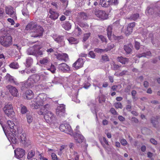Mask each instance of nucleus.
Returning <instances> with one entry per match:
<instances>
[{
	"instance_id": "58",
	"label": "nucleus",
	"mask_w": 160,
	"mask_h": 160,
	"mask_svg": "<svg viewBox=\"0 0 160 160\" xmlns=\"http://www.w3.org/2000/svg\"><path fill=\"white\" fill-rule=\"evenodd\" d=\"M42 106V108L40 109L39 111L38 112V114L40 115H44V110L45 109V107H44Z\"/></svg>"
},
{
	"instance_id": "43",
	"label": "nucleus",
	"mask_w": 160,
	"mask_h": 160,
	"mask_svg": "<svg viewBox=\"0 0 160 160\" xmlns=\"http://www.w3.org/2000/svg\"><path fill=\"white\" fill-rule=\"evenodd\" d=\"M21 112L22 114H24L27 112L28 110L27 107L23 104L20 105Z\"/></svg>"
},
{
	"instance_id": "21",
	"label": "nucleus",
	"mask_w": 160,
	"mask_h": 160,
	"mask_svg": "<svg viewBox=\"0 0 160 160\" xmlns=\"http://www.w3.org/2000/svg\"><path fill=\"white\" fill-rule=\"evenodd\" d=\"M58 68L63 72H67L70 70V67L64 62L58 65Z\"/></svg>"
},
{
	"instance_id": "62",
	"label": "nucleus",
	"mask_w": 160,
	"mask_h": 160,
	"mask_svg": "<svg viewBox=\"0 0 160 160\" xmlns=\"http://www.w3.org/2000/svg\"><path fill=\"white\" fill-rule=\"evenodd\" d=\"M153 9L152 8H150L147 10V13L148 15H152L153 13Z\"/></svg>"
},
{
	"instance_id": "25",
	"label": "nucleus",
	"mask_w": 160,
	"mask_h": 160,
	"mask_svg": "<svg viewBox=\"0 0 160 160\" xmlns=\"http://www.w3.org/2000/svg\"><path fill=\"white\" fill-rule=\"evenodd\" d=\"M7 88L12 95L15 97L17 96L18 91L16 88L11 85H8L7 86Z\"/></svg>"
},
{
	"instance_id": "33",
	"label": "nucleus",
	"mask_w": 160,
	"mask_h": 160,
	"mask_svg": "<svg viewBox=\"0 0 160 160\" xmlns=\"http://www.w3.org/2000/svg\"><path fill=\"white\" fill-rule=\"evenodd\" d=\"M117 60L118 61L122 64H125L128 61V59L127 58H123L122 56L118 57Z\"/></svg>"
},
{
	"instance_id": "18",
	"label": "nucleus",
	"mask_w": 160,
	"mask_h": 160,
	"mask_svg": "<svg viewBox=\"0 0 160 160\" xmlns=\"http://www.w3.org/2000/svg\"><path fill=\"white\" fill-rule=\"evenodd\" d=\"M56 58L59 60L63 61L66 62L69 59L68 55L65 53H58L56 55Z\"/></svg>"
},
{
	"instance_id": "17",
	"label": "nucleus",
	"mask_w": 160,
	"mask_h": 160,
	"mask_svg": "<svg viewBox=\"0 0 160 160\" xmlns=\"http://www.w3.org/2000/svg\"><path fill=\"white\" fill-rule=\"evenodd\" d=\"M65 106L61 104L57 107L56 110V114L60 117L64 116L65 115Z\"/></svg>"
},
{
	"instance_id": "54",
	"label": "nucleus",
	"mask_w": 160,
	"mask_h": 160,
	"mask_svg": "<svg viewBox=\"0 0 160 160\" xmlns=\"http://www.w3.org/2000/svg\"><path fill=\"white\" fill-rule=\"evenodd\" d=\"M132 32V30L127 27L126 30L125 31V33L127 36L130 34Z\"/></svg>"
},
{
	"instance_id": "10",
	"label": "nucleus",
	"mask_w": 160,
	"mask_h": 160,
	"mask_svg": "<svg viewBox=\"0 0 160 160\" xmlns=\"http://www.w3.org/2000/svg\"><path fill=\"white\" fill-rule=\"evenodd\" d=\"M42 47L40 45L34 46L32 47L29 48L27 51V53L29 55H33L36 56L37 49H41Z\"/></svg>"
},
{
	"instance_id": "50",
	"label": "nucleus",
	"mask_w": 160,
	"mask_h": 160,
	"mask_svg": "<svg viewBox=\"0 0 160 160\" xmlns=\"http://www.w3.org/2000/svg\"><path fill=\"white\" fill-rule=\"evenodd\" d=\"M109 61L108 57L106 55H102V57L101 61L102 62H106Z\"/></svg>"
},
{
	"instance_id": "28",
	"label": "nucleus",
	"mask_w": 160,
	"mask_h": 160,
	"mask_svg": "<svg viewBox=\"0 0 160 160\" xmlns=\"http://www.w3.org/2000/svg\"><path fill=\"white\" fill-rule=\"evenodd\" d=\"M100 4L102 7H107L111 4V0H100Z\"/></svg>"
},
{
	"instance_id": "59",
	"label": "nucleus",
	"mask_w": 160,
	"mask_h": 160,
	"mask_svg": "<svg viewBox=\"0 0 160 160\" xmlns=\"http://www.w3.org/2000/svg\"><path fill=\"white\" fill-rule=\"evenodd\" d=\"M135 23L134 22H132L130 23L128 25V28H130L133 30V28L135 27Z\"/></svg>"
},
{
	"instance_id": "19",
	"label": "nucleus",
	"mask_w": 160,
	"mask_h": 160,
	"mask_svg": "<svg viewBox=\"0 0 160 160\" xmlns=\"http://www.w3.org/2000/svg\"><path fill=\"white\" fill-rule=\"evenodd\" d=\"M44 118L46 121L48 123L52 122L55 117L52 113L50 111H48L44 116Z\"/></svg>"
},
{
	"instance_id": "64",
	"label": "nucleus",
	"mask_w": 160,
	"mask_h": 160,
	"mask_svg": "<svg viewBox=\"0 0 160 160\" xmlns=\"http://www.w3.org/2000/svg\"><path fill=\"white\" fill-rule=\"evenodd\" d=\"M51 157L52 160H58L57 156L54 153H52Z\"/></svg>"
},
{
	"instance_id": "1",
	"label": "nucleus",
	"mask_w": 160,
	"mask_h": 160,
	"mask_svg": "<svg viewBox=\"0 0 160 160\" xmlns=\"http://www.w3.org/2000/svg\"><path fill=\"white\" fill-rule=\"evenodd\" d=\"M13 38L11 35L4 33L0 36V44L5 48L10 47L12 44Z\"/></svg>"
},
{
	"instance_id": "56",
	"label": "nucleus",
	"mask_w": 160,
	"mask_h": 160,
	"mask_svg": "<svg viewBox=\"0 0 160 160\" xmlns=\"http://www.w3.org/2000/svg\"><path fill=\"white\" fill-rule=\"evenodd\" d=\"M76 29L77 30L78 33L77 34V36H79V35L82 34V32L81 29L78 27L77 26L76 27Z\"/></svg>"
},
{
	"instance_id": "57",
	"label": "nucleus",
	"mask_w": 160,
	"mask_h": 160,
	"mask_svg": "<svg viewBox=\"0 0 160 160\" xmlns=\"http://www.w3.org/2000/svg\"><path fill=\"white\" fill-rule=\"evenodd\" d=\"M135 48L137 50H138L139 49L140 46V43L136 41H135Z\"/></svg>"
},
{
	"instance_id": "63",
	"label": "nucleus",
	"mask_w": 160,
	"mask_h": 160,
	"mask_svg": "<svg viewBox=\"0 0 160 160\" xmlns=\"http://www.w3.org/2000/svg\"><path fill=\"white\" fill-rule=\"evenodd\" d=\"M120 142L121 144L123 146L126 145L128 143L127 141L125 139H122L121 140Z\"/></svg>"
},
{
	"instance_id": "46",
	"label": "nucleus",
	"mask_w": 160,
	"mask_h": 160,
	"mask_svg": "<svg viewBox=\"0 0 160 160\" xmlns=\"http://www.w3.org/2000/svg\"><path fill=\"white\" fill-rule=\"evenodd\" d=\"M98 98V101L99 103H101L105 102L106 99L105 96L101 95L99 96Z\"/></svg>"
},
{
	"instance_id": "53",
	"label": "nucleus",
	"mask_w": 160,
	"mask_h": 160,
	"mask_svg": "<svg viewBox=\"0 0 160 160\" xmlns=\"http://www.w3.org/2000/svg\"><path fill=\"white\" fill-rule=\"evenodd\" d=\"M99 38L101 40L102 42H107L106 38L102 35H98Z\"/></svg>"
},
{
	"instance_id": "38",
	"label": "nucleus",
	"mask_w": 160,
	"mask_h": 160,
	"mask_svg": "<svg viewBox=\"0 0 160 160\" xmlns=\"http://www.w3.org/2000/svg\"><path fill=\"white\" fill-rule=\"evenodd\" d=\"M79 15L81 18L83 20H87L88 17V15L84 12H80L78 13Z\"/></svg>"
},
{
	"instance_id": "24",
	"label": "nucleus",
	"mask_w": 160,
	"mask_h": 160,
	"mask_svg": "<svg viewBox=\"0 0 160 160\" xmlns=\"http://www.w3.org/2000/svg\"><path fill=\"white\" fill-rule=\"evenodd\" d=\"M37 24L36 23L32 21L31 22L26 26L25 30L27 31L34 30L35 28H37Z\"/></svg>"
},
{
	"instance_id": "9",
	"label": "nucleus",
	"mask_w": 160,
	"mask_h": 160,
	"mask_svg": "<svg viewBox=\"0 0 160 160\" xmlns=\"http://www.w3.org/2000/svg\"><path fill=\"white\" fill-rule=\"evenodd\" d=\"M34 32L32 35V36L34 38L42 36L44 32L43 28L41 26H37V28L34 30Z\"/></svg>"
},
{
	"instance_id": "35",
	"label": "nucleus",
	"mask_w": 160,
	"mask_h": 160,
	"mask_svg": "<svg viewBox=\"0 0 160 160\" xmlns=\"http://www.w3.org/2000/svg\"><path fill=\"white\" fill-rule=\"evenodd\" d=\"M67 40L71 44H77L79 42L78 40L77 39L73 37H70Z\"/></svg>"
},
{
	"instance_id": "3",
	"label": "nucleus",
	"mask_w": 160,
	"mask_h": 160,
	"mask_svg": "<svg viewBox=\"0 0 160 160\" xmlns=\"http://www.w3.org/2000/svg\"><path fill=\"white\" fill-rule=\"evenodd\" d=\"M65 132L69 134L74 138L75 142L77 143H81L84 141V137L80 133L79 131H64Z\"/></svg>"
},
{
	"instance_id": "27",
	"label": "nucleus",
	"mask_w": 160,
	"mask_h": 160,
	"mask_svg": "<svg viewBox=\"0 0 160 160\" xmlns=\"http://www.w3.org/2000/svg\"><path fill=\"white\" fill-rule=\"evenodd\" d=\"M54 40L58 43L62 44H64V36H58L56 38H54Z\"/></svg>"
},
{
	"instance_id": "14",
	"label": "nucleus",
	"mask_w": 160,
	"mask_h": 160,
	"mask_svg": "<svg viewBox=\"0 0 160 160\" xmlns=\"http://www.w3.org/2000/svg\"><path fill=\"white\" fill-rule=\"evenodd\" d=\"M13 8L11 6L7 7L6 8L5 12L6 13L12 17L13 19L16 20L17 19V17L16 15L15 12L14 11Z\"/></svg>"
},
{
	"instance_id": "22",
	"label": "nucleus",
	"mask_w": 160,
	"mask_h": 160,
	"mask_svg": "<svg viewBox=\"0 0 160 160\" xmlns=\"http://www.w3.org/2000/svg\"><path fill=\"white\" fill-rule=\"evenodd\" d=\"M24 98L28 100H30L34 97V93L31 90H26L23 94Z\"/></svg>"
},
{
	"instance_id": "55",
	"label": "nucleus",
	"mask_w": 160,
	"mask_h": 160,
	"mask_svg": "<svg viewBox=\"0 0 160 160\" xmlns=\"http://www.w3.org/2000/svg\"><path fill=\"white\" fill-rule=\"evenodd\" d=\"M27 118L28 122V123H30L32 122L33 120V118L31 115H27Z\"/></svg>"
},
{
	"instance_id": "26",
	"label": "nucleus",
	"mask_w": 160,
	"mask_h": 160,
	"mask_svg": "<svg viewBox=\"0 0 160 160\" xmlns=\"http://www.w3.org/2000/svg\"><path fill=\"white\" fill-rule=\"evenodd\" d=\"M4 78L6 81L10 82L11 83H13L16 85H18V82L17 81H15L13 77L10 74H7L5 77Z\"/></svg>"
},
{
	"instance_id": "31",
	"label": "nucleus",
	"mask_w": 160,
	"mask_h": 160,
	"mask_svg": "<svg viewBox=\"0 0 160 160\" xmlns=\"http://www.w3.org/2000/svg\"><path fill=\"white\" fill-rule=\"evenodd\" d=\"M151 53L150 51L147 52H144L141 54H138L137 55V57L138 58L142 57H145L148 58L151 56Z\"/></svg>"
},
{
	"instance_id": "47",
	"label": "nucleus",
	"mask_w": 160,
	"mask_h": 160,
	"mask_svg": "<svg viewBox=\"0 0 160 160\" xmlns=\"http://www.w3.org/2000/svg\"><path fill=\"white\" fill-rule=\"evenodd\" d=\"M114 105L115 107L117 109H122L123 107L122 104L119 102L115 103Z\"/></svg>"
},
{
	"instance_id": "4",
	"label": "nucleus",
	"mask_w": 160,
	"mask_h": 160,
	"mask_svg": "<svg viewBox=\"0 0 160 160\" xmlns=\"http://www.w3.org/2000/svg\"><path fill=\"white\" fill-rule=\"evenodd\" d=\"M15 131L13 134L15 137L20 140L21 142L23 144H25L26 142V134L22 132V131Z\"/></svg>"
},
{
	"instance_id": "37",
	"label": "nucleus",
	"mask_w": 160,
	"mask_h": 160,
	"mask_svg": "<svg viewBox=\"0 0 160 160\" xmlns=\"http://www.w3.org/2000/svg\"><path fill=\"white\" fill-rule=\"evenodd\" d=\"M112 27L111 26H109L107 29V34L109 39H111L112 35Z\"/></svg>"
},
{
	"instance_id": "2",
	"label": "nucleus",
	"mask_w": 160,
	"mask_h": 160,
	"mask_svg": "<svg viewBox=\"0 0 160 160\" xmlns=\"http://www.w3.org/2000/svg\"><path fill=\"white\" fill-rule=\"evenodd\" d=\"M46 95L44 93H41L38 95L37 98L33 99L35 103L31 105V107L33 109H38L40 108L42 106L43 102L46 100Z\"/></svg>"
},
{
	"instance_id": "41",
	"label": "nucleus",
	"mask_w": 160,
	"mask_h": 160,
	"mask_svg": "<svg viewBox=\"0 0 160 160\" xmlns=\"http://www.w3.org/2000/svg\"><path fill=\"white\" fill-rule=\"evenodd\" d=\"M30 76L35 83L37 82L40 79V77L39 75L38 74H33Z\"/></svg>"
},
{
	"instance_id": "7",
	"label": "nucleus",
	"mask_w": 160,
	"mask_h": 160,
	"mask_svg": "<svg viewBox=\"0 0 160 160\" xmlns=\"http://www.w3.org/2000/svg\"><path fill=\"white\" fill-rule=\"evenodd\" d=\"M4 132L9 141H11L14 144H16L17 142V138L13 134L15 131H3Z\"/></svg>"
},
{
	"instance_id": "36",
	"label": "nucleus",
	"mask_w": 160,
	"mask_h": 160,
	"mask_svg": "<svg viewBox=\"0 0 160 160\" xmlns=\"http://www.w3.org/2000/svg\"><path fill=\"white\" fill-rule=\"evenodd\" d=\"M18 85H19L21 90H22L26 88H29L26 81L18 83Z\"/></svg>"
},
{
	"instance_id": "32",
	"label": "nucleus",
	"mask_w": 160,
	"mask_h": 160,
	"mask_svg": "<svg viewBox=\"0 0 160 160\" xmlns=\"http://www.w3.org/2000/svg\"><path fill=\"white\" fill-rule=\"evenodd\" d=\"M62 27L66 30L71 29L72 25L69 22H65L62 25Z\"/></svg>"
},
{
	"instance_id": "52",
	"label": "nucleus",
	"mask_w": 160,
	"mask_h": 160,
	"mask_svg": "<svg viewBox=\"0 0 160 160\" xmlns=\"http://www.w3.org/2000/svg\"><path fill=\"white\" fill-rule=\"evenodd\" d=\"M114 47V45L112 43H110L108 44V47L107 48L105 49V51H108L110 50L111 49L113 48Z\"/></svg>"
},
{
	"instance_id": "5",
	"label": "nucleus",
	"mask_w": 160,
	"mask_h": 160,
	"mask_svg": "<svg viewBox=\"0 0 160 160\" xmlns=\"http://www.w3.org/2000/svg\"><path fill=\"white\" fill-rule=\"evenodd\" d=\"M15 131L13 134L15 137L20 140L21 142L23 144H25L26 142V134L22 132V131Z\"/></svg>"
},
{
	"instance_id": "20",
	"label": "nucleus",
	"mask_w": 160,
	"mask_h": 160,
	"mask_svg": "<svg viewBox=\"0 0 160 160\" xmlns=\"http://www.w3.org/2000/svg\"><path fill=\"white\" fill-rule=\"evenodd\" d=\"M83 60L82 58H79L72 65V67L78 69L82 67L84 64Z\"/></svg>"
},
{
	"instance_id": "6",
	"label": "nucleus",
	"mask_w": 160,
	"mask_h": 160,
	"mask_svg": "<svg viewBox=\"0 0 160 160\" xmlns=\"http://www.w3.org/2000/svg\"><path fill=\"white\" fill-rule=\"evenodd\" d=\"M15 131L13 134L15 137L20 140L21 142L23 144H25L26 142V134L22 132V131Z\"/></svg>"
},
{
	"instance_id": "16",
	"label": "nucleus",
	"mask_w": 160,
	"mask_h": 160,
	"mask_svg": "<svg viewBox=\"0 0 160 160\" xmlns=\"http://www.w3.org/2000/svg\"><path fill=\"white\" fill-rule=\"evenodd\" d=\"M65 106L61 104L57 107L56 110V114L60 117L64 116L65 115Z\"/></svg>"
},
{
	"instance_id": "49",
	"label": "nucleus",
	"mask_w": 160,
	"mask_h": 160,
	"mask_svg": "<svg viewBox=\"0 0 160 160\" xmlns=\"http://www.w3.org/2000/svg\"><path fill=\"white\" fill-rule=\"evenodd\" d=\"M91 35V33L88 32L87 33H85L83 35V40L85 42L89 38Z\"/></svg>"
},
{
	"instance_id": "60",
	"label": "nucleus",
	"mask_w": 160,
	"mask_h": 160,
	"mask_svg": "<svg viewBox=\"0 0 160 160\" xmlns=\"http://www.w3.org/2000/svg\"><path fill=\"white\" fill-rule=\"evenodd\" d=\"M89 55L90 57L92 58H94L96 56V55L93 51H91L89 53Z\"/></svg>"
},
{
	"instance_id": "12",
	"label": "nucleus",
	"mask_w": 160,
	"mask_h": 160,
	"mask_svg": "<svg viewBox=\"0 0 160 160\" xmlns=\"http://www.w3.org/2000/svg\"><path fill=\"white\" fill-rule=\"evenodd\" d=\"M0 124L1 125L3 130H6L7 129H13L14 127L15 126V124L13 122L11 121H8L7 123V125H4L3 122L2 121L0 120Z\"/></svg>"
},
{
	"instance_id": "40",
	"label": "nucleus",
	"mask_w": 160,
	"mask_h": 160,
	"mask_svg": "<svg viewBox=\"0 0 160 160\" xmlns=\"http://www.w3.org/2000/svg\"><path fill=\"white\" fill-rule=\"evenodd\" d=\"M139 14L138 13H136L131 14L128 19L131 20L136 21L139 18Z\"/></svg>"
},
{
	"instance_id": "45",
	"label": "nucleus",
	"mask_w": 160,
	"mask_h": 160,
	"mask_svg": "<svg viewBox=\"0 0 160 160\" xmlns=\"http://www.w3.org/2000/svg\"><path fill=\"white\" fill-rule=\"evenodd\" d=\"M22 15L26 18H28L29 14L27 8H23L22 10Z\"/></svg>"
},
{
	"instance_id": "13",
	"label": "nucleus",
	"mask_w": 160,
	"mask_h": 160,
	"mask_svg": "<svg viewBox=\"0 0 160 160\" xmlns=\"http://www.w3.org/2000/svg\"><path fill=\"white\" fill-rule=\"evenodd\" d=\"M95 14L97 17L102 20L107 19L108 17V15L105 12L102 10H96L95 12Z\"/></svg>"
},
{
	"instance_id": "51",
	"label": "nucleus",
	"mask_w": 160,
	"mask_h": 160,
	"mask_svg": "<svg viewBox=\"0 0 160 160\" xmlns=\"http://www.w3.org/2000/svg\"><path fill=\"white\" fill-rule=\"evenodd\" d=\"M48 70L50 71L52 73H54L55 72L56 69L54 65L52 64L50 67L48 68Z\"/></svg>"
},
{
	"instance_id": "29",
	"label": "nucleus",
	"mask_w": 160,
	"mask_h": 160,
	"mask_svg": "<svg viewBox=\"0 0 160 160\" xmlns=\"http://www.w3.org/2000/svg\"><path fill=\"white\" fill-rule=\"evenodd\" d=\"M132 46L131 43H129L128 45H125L124 46L123 48L127 54H129L131 53L132 51V50L130 47Z\"/></svg>"
},
{
	"instance_id": "48",
	"label": "nucleus",
	"mask_w": 160,
	"mask_h": 160,
	"mask_svg": "<svg viewBox=\"0 0 160 160\" xmlns=\"http://www.w3.org/2000/svg\"><path fill=\"white\" fill-rule=\"evenodd\" d=\"M35 155V152L32 150L30 151L28 153L27 158L28 159H30L33 158Z\"/></svg>"
},
{
	"instance_id": "8",
	"label": "nucleus",
	"mask_w": 160,
	"mask_h": 160,
	"mask_svg": "<svg viewBox=\"0 0 160 160\" xmlns=\"http://www.w3.org/2000/svg\"><path fill=\"white\" fill-rule=\"evenodd\" d=\"M3 110L6 115L9 117L14 113L12 105L11 104H7L3 108Z\"/></svg>"
},
{
	"instance_id": "42",
	"label": "nucleus",
	"mask_w": 160,
	"mask_h": 160,
	"mask_svg": "<svg viewBox=\"0 0 160 160\" xmlns=\"http://www.w3.org/2000/svg\"><path fill=\"white\" fill-rule=\"evenodd\" d=\"M11 68L14 69H18L19 67V65L18 62H13L11 63L9 65Z\"/></svg>"
},
{
	"instance_id": "39",
	"label": "nucleus",
	"mask_w": 160,
	"mask_h": 160,
	"mask_svg": "<svg viewBox=\"0 0 160 160\" xmlns=\"http://www.w3.org/2000/svg\"><path fill=\"white\" fill-rule=\"evenodd\" d=\"M33 62L32 59L30 57H28L26 59L25 65L27 67H30L32 64Z\"/></svg>"
},
{
	"instance_id": "34",
	"label": "nucleus",
	"mask_w": 160,
	"mask_h": 160,
	"mask_svg": "<svg viewBox=\"0 0 160 160\" xmlns=\"http://www.w3.org/2000/svg\"><path fill=\"white\" fill-rule=\"evenodd\" d=\"M158 118L157 117H152L151 118V122L154 127H157L158 124Z\"/></svg>"
},
{
	"instance_id": "15",
	"label": "nucleus",
	"mask_w": 160,
	"mask_h": 160,
	"mask_svg": "<svg viewBox=\"0 0 160 160\" xmlns=\"http://www.w3.org/2000/svg\"><path fill=\"white\" fill-rule=\"evenodd\" d=\"M65 106L61 104L57 107L56 110V114L60 117L64 116L65 115Z\"/></svg>"
},
{
	"instance_id": "61",
	"label": "nucleus",
	"mask_w": 160,
	"mask_h": 160,
	"mask_svg": "<svg viewBox=\"0 0 160 160\" xmlns=\"http://www.w3.org/2000/svg\"><path fill=\"white\" fill-rule=\"evenodd\" d=\"M110 112L111 113L114 115L118 114V113L114 108H111L110 109Z\"/></svg>"
},
{
	"instance_id": "44",
	"label": "nucleus",
	"mask_w": 160,
	"mask_h": 160,
	"mask_svg": "<svg viewBox=\"0 0 160 160\" xmlns=\"http://www.w3.org/2000/svg\"><path fill=\"white\" fill-rule=\"evenodd\" d=\"M49 58L47 57H45L39 61L40 64L42 65H46L49 62Z\"/></svg>"
},
{
	"instance_id": "30",
	"label": "nucleus",
	"mask_w": 160,
	"mask_h": 160,
	"mask_svg": "<svg viewBox=\"0 0 160 160\" xmlns=\"http://www.w3.org/2000/svg\"><path fill=\"white\" fill-rule=\"evenodd\" d=\"M71 129L70 126L67 123L62 124L59 127L60 130H71Z\"/></svg>"
},
{
	"instance_id": "23",
	"label": "nucleus",
	"mask_w": 160,
	"mask_h": 160,
	"mask_svg": "<svg viewBox=\"0 0 160 160\" xmlns=\"http://www.w3.org/2000/svg\"><path fill=\"white\" fill-rule=\"evenodd\" d=\"M49 12L50 14L49 17L51 19L55 20L58 19L59 15L58 12L54 11L52 9H50L49 10Z\"/></svg>"
},
{
	"instance_id": "11",
	"label": "nucleus",
	"mask_w": 160,
	"mask_h": 160,
	"mask_svg": "<svg viewBox=\"0 0 160 160\" xmlns=\"http://www.w3.org/2000/svg\"><path fill=\"white\" fill-rule=\"evenodd\" d=\"M15 157L18 159H20L23 157L25 155V151L23 149L18 148L14 151Z\"/></svg>"
}]
</instances>
